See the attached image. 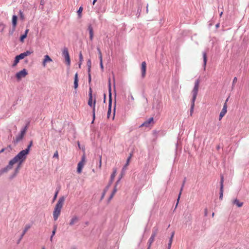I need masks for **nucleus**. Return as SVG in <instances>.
Wrapping results in <instances>:
<instances>
[{"label": "nucleus", "instance_id": "f257e3e1", "mask_svg": "<svg viewBox=\"0 0 249 249\" xmlns=\"http://www.w3.org/2000/svg\"><path fill=\"white\" fill-rule=\"evenodd\" d=\"M64 201V196L61 197L60 198H59L58 201H57L55 206L54 211L53 212V217L54 220L55 221H56L58 219L60 214L61 210L63 207Z\"/></svg>", "mask_w": 249, "mask_h": 249}, {"label": "nucleus", "instance_id": "f03ea898", "mask_svg": "<svg viewBox=\"0 0 249 249\" xmlns=\"http://www.w3.org/2000/svg\"><path fill=\"white\" fill-rule=\"evenodd\" d=\"M199 85V80L198 79H197L195 81V86H194V89L192 92L193 97H192V103H191V108H190L191 115H192V113L194 111V107H195V102L196 100V96L197 95Z\"/></svg>", "mask_w": 249, "mask_h": 249}, {"label": "nucleus", "instance_id": "7ed1b4c3", "mask_svg": "<svg viewBox=\"0 0 249 249\" xmlns=\"http://www.w3.org/2000/svg\"><path fill=\"white\" fill-rule=\"evenodd\" d=\"M29 152L27 150H26L25 149L22 150L10 160L14 164L18 162H19V163L21 164L22 162L26 159L27 156Z\"/></svg>", "mask_w": 249, "mask_h": 249}, {"label": "nucleus", "instance_id": "20e7f679", "mask_svg": "<svg viewBox=\"0 0 249 249\" xmlns=\"http://www.w3.org/2000/svg\"><path fill=\"white\" fill-rule=\"evenodd\" d=\"M92 96H89V101H88V105L92 107L93 105V108H92V115H93V120L91 122V123H93L94 121L95 118V103H96V100H94L93 104L92 103Z\"/></svg>", "mask_w": 249, "mask_h": 249}, {"label": "nucleus", "instance_id": "39448f33", "mask_svg": "<svg viewBox=\"0 0 249 249\" xmlns=\"http://www.w3.org/2000/svg\"><path fill=\"white\" fill-rule=\"evenodd\" d=\"M108 89H109V104H108V109L107 111V116L109 117V115L111 113V83H110V79L109 78L108 80Z\"/></svg>", "mask_w": 249, "mask_h": 249}, {"label": "nucleus", "instance_id": "423d86ee", "mask_svg": "<svg viewBox=\"0 0 249 249\" xmlns=\"http://www.w3.org/2000/svg\"><path fill=\"white\" fill-rule=\"evenodd\" d=\"M13 165V163L10 160L8 164L6 167L0 170V177L4 174L7 173L10 170H11L12 168Z\"/></svg>", "mask_w": 249, "mask_h": 249}, {"label": "nucleus", "instance_id": "0eeeda50", "mask_svg": "<svg viewBox=\"0 0 249 249\" xmlns=\"http://www.w3.org/2000/svg\"><path fill=\"white\" fill-rule=\"evenodd\" d=\"M62 56L65 58L66 62L68 65H70L71 60L70 57L68 52V50L67 48L65 47L62 51Z\"/></svg>", "mask_w": 249, "mask_h": 249}, {"label": "nucleus", "instance_id": "6e6552de", "mask_svg": "<svg viewBox=\"0 0 249 249\" xmlns=\"http://www.w3.org/2000/svg\"><path fill=\"white\" fill-rule=\"evenodd\" d=\"M28 74L27 71L26 69H23L22 70L17 72L16 74V76L18 80H19L22 78L25 77Z\"/></svg>", "mask_w": 249, "mask_h": 249}, {"label": "nucleus", "instance_id": "1a4fd4ad", "mask_svg": "<svg viewBox=\"0 0 249 249\" xmlns=\"http://www.w3.org/2000/svg\"><path fill=\"white\" fill-rule=\"evenodd\" d=\"M228 98H227V100H226V102L223 106V108H222L221 112L220 113L219 117V120H220L222 118V117L225 115V114L227 112V102L228 101Z\"/></svg>", "mask_w": 249, "mask_h": 249}, {"label": "nucleus", "instance_id": "9d476101", "mask_svg": "<svg viewBox=\"0 0 249 249\" xmlns=\"http://www.w3.org/2000/svg\"><path fill=\"white\" fill-rule=\"evenodd\" d=\"M31 225H29V224H27L25 226V228L19 238V239H18V244H19V242H20V241L21 240V239H22L23 237L24 236V235H25V234L26 233V232L29 230V229L31 228Z\"/></svg>", "mask_w": 249, "mask_h": 249}, {"label": "nucleus", "instance_id": "9b49d317", "mask_svg": "<svg viewBox=\"0 0 249 249\" xmlns=\"http://www.w3.org/2000/svg\"><path fill=\"white\" fill-rule=\"evenodd\" d=\"M17 20H18V17L16 15H13L12 16V19L13 31L11 33V34H12L13 32H14L15 30L17 24Z\"/></svg>", "mask_w": 249, "mask_h": 249}, {"label": "nucleus", "instance_id": "f8f14e48", "mask_svg": "<svg viewBox=\"0 0 249 249\" xmlns=\"http://www.w3.org/2000/svg\"><path fill=\"white\" fill-rule=\"evenodd\" d=\"M146 63L145 61H143L142 63L141 71H142V77H144L146 73Z\"/></svg>", "mask_w": 249, "mask_h": 249}, {"label": "nucleus", "instance_id": "ddd939ff", "mask_svg": "<svg viewBox=\"0 0 249 249\" xmlns=\"http://www.w3.org/2000/svg\"><path fill=\"white\" fill-rule=\"evenodd\" d=\"M153 122V118L151 117L149 118L147 120L145 121L144 123H143L140 127L146 126L148 127L149 126L150 124Z\"/></svg>", "mask_w": 249, "mask_h": 249}, {"label": "nucleus", "instance_id": "4468645a", "mask_svg": "<svg viewBox=\"0 0 249 249\" xmlns=\"http://www.w3.org/2000/svg\"><path fill=\"white\" fill-rule=\"evenodd\" d=\"M88 30L89 31V39L91 41L93 40L94 33H93V29L91 24H89L88 26Z\"/></svg>", "mask_w": 249, "mask_h": 249}, {"label": "nucleus", "instance_id": "2eb2a0df", "mask_svg": "<svg viewBox=\"0 0 249 249\" xmlns=\"http://www.w3.org/2000/svg\"><path fill=\"white\" fill-rule=\"evenodd\" d=\"M53 60L48 55H45L44 56V59L42 62V65L44 67L46 66L47 62H52Z\"/></svg>", "mask_w": 249, "mask_h": 249}, {"label": "nucleus", "instance_id": "dca6fc26", "mask_svg": "<svg viewBox=\"0 0 249 249\" xmlns=\"http://www.w3.org/2000/svg\"><path fill=\"white\" fill-rule=\"evenodd\" d=\"M132 154L130 153L129 156L128 157L125 164L124 165L122 169V172L124 171L126 169V167L129 165L130 159L132 157Z\"/></svg>", "mask_w": 249, "mask_h": 249}, {"label": "nucleus", "instance_id": "f3484780", "mask_svg": "<svg viewBox=\"0 0 249 249\" xmlns=\"http://www.w3.org/2000/svg\"><path fill=\"white\" fill-rule=\"evenodd\" d=\"M78 221V217L75 215V216H73L72 218L71 219L70 222V225L71 226H72L73 225H74L75 223H76L77 221Z\"/></svg>", "mask_w": 249, "mask_h": 249}, {"label": "nucleus", "instance_id": "a211bd4d", "mask_svg": "<svg viewBox=\"0 0 249 249\" xmlns=\"http://www.w3.org/2000/svg\"><path fill=\"white\" fill-rule=\"evenodd\" d=\"M78 74L76 73L74 75V88L75 89H77L78 86Z\"/></svg>", "mask_w": 249, "mask_h": 249}, {"label": "nucleus", "instance_id": "6ab92c4d", "mask_svg": "<svg viewBox=\"0 0 249 249\" xmlns=\"http://www.w3.org/2000/svg\"><path fill=\"white\" fill-rule=\"evenodd\" d=\"M203 66L204 70L206 68V66L207 61V53L206 52H203Z\"/></svg>", "mask_w": 249, "mask_h": 249}, {"label": "nucleus", "instance_id": "aec40b11", "mask_svg": "<svg viewBox=\"0 0 249 249\" xmlns=\"http://www.w3.org/2000/svg\"><path fill=\"white\" fill-rule=\"evenodd\" d=\"M23 138V136L21 134H19L18 136H17L14 142L15 144L18 143L19 142H20Z\"/></svg>", "mask_w": 249, "mask_h": 249}, {"label": "nucleus", "instance_id": "412c9836", "mask_svg": "<svg viewBox=\"0 0 249 249\" xmlns=\"http://www.w3.org/2000/svg\"><path fill=\"white\" fill-rule=\"evenodd\" d=\"M83 165H84V163H82V162H79L78 163L77 171L78 173H80L81 172L82 169L83 167Z\"/></svg>", "mask_w": 249, "mask_h": 249}, {"label": "nucleus", "instance_id": "4be33fe9", "mask_svg": "<svg viewBox=\"0 0 249 249\" xmlns=\"http://www.w3.org/2000/svg\"><path fill=\"white\" fill-rule=\"evenodd\" d=\"M158 228L156 226L153 227L152 229V236H153L155 237L158 233Z\"/></svg>", "mask_w": 249, "mask_h": 249}, {"label": "nucleus", "instance_id": "5701e85b", "mask_svg": "<svg viewBox=\"0 0 249 249\" xmlns=\"http://www.w3.org/2000/svg\"><path fill=\"white\" fill-rule=\"evenodd\" d=\"M28 124H29V123H28L26 124V125L25 126V127L24 128H23L22 129V130H21V131H20V134L22 135L23 137H24V135H25V134L26 133V131L27 130Z\"/></svg>", "mask_w": 249, "mask_h": 249}, {"label": "nucleus", "instance_id": "b1692460", "mask_svg": "<svg viewBox=\"0 0 249 249\" xmlns=\"http://www.w3.org/2000/svg\"><path fill=\"white\" fill-rule=\"evenodd\" d=\"M28 124H29V123H28L26 124V125L25 126V127L24 128H23L22 129V130H21V131H20V134L22 135L23 137H24V135H25V134L26 133V131L27 130Z\"/></svg>", "mask_w": 249, "mask_h": 249}, {"label": "nucleus", "instance_id": "393cba45", "mask_svg": "<svg viewBox=\"0 0 249 249\" xmlns=\"http://www.w3.org/2000/svg\"><path fill=\"white\" fill-rule=\"evenodd\" d=\"M28 124H29V123H28L26 124V125L25 126V127L24 128H23L22 129V130H21V131H20V134L22 135L23 137H24V135H25V134L26 133V131L27 130Z\"/></svg>", "mask_w": 249, "mask_h": 249}, {"label": "nucleus", "instance_id": "a878e982", "mask_svg": "<svg viewBox=\"0 0 249 249\" xmlns=\"http://www.w3.org/2000/svg\"><path fill=\"white\" fill-rule=\"evenodd\" d=\"M155 237L151 235V237H150V238L149 239L148 242H147V245H149V247H151L152 244L153 243V242L154 241Z\"/></svg>", "mask_w": 249, "mask_h": 249}, {"label": "nucleus", "instance_id": "bb28decb", "mask_svg": "<svg viewBox=\"0 0 249 249\" xmlns=\"http://www.w3.org/2000/svg\"><path fill=\"white\" fill-rule=\"evenodd\" d=\"M19 18L20 20H21L22 21L24 20L25 16L23 14V12L21 10H20L19 11Z\"/></svg>", "mask_w": 249, "mask_h": 249}, {"label": "nucleus", "instance_id": "cd10ccee", "mask_svg": "<svg viewBox=\"0 0 249 249\" xmlns=\"http://www.w3.org/2000/svg\"><path fill=\"white\" fill-rule=\"evenodd\" d=\"M233 203L235 205H236L238 207H240L241 206H242L243 205V203L242 202H240L238 199H235L234 201H233Z\"/></svg>", "mask_w": 249, "mask_h": 249}, {"label": "nucleus", "instance_id": "c85d7f7f", "mask_svg": "<svg viewBox=\"0 0 249 249\" xmlns=\"http://www.w3.org/2000/svg\"><path fill=\"white\" fill-rule=\"evenodd\" d=\"M87 66H88V72H90V69L91 67V62L90 59H88L87 61Z\"/></svg>", "mask_w": 249, "mask_h": 249}, {"label": "nucleus", "instance_id": "c756f323", "mask_svg": "<svg viewBox=\"0 0 249 249\" xmlns=\"http://www.w3.org/2000/svg\"><path fill=\"white\" fill-rule=\"evenodd\" d=\"M223 182H224V176L222 175L220 176V188H223Z\"/></svg>", "mask_w": 249, "mask_h": 249}, {"label": "nucleus", "instance_id": "7c9ffc66", "mask_svg": "<svg viewBox=\"0 0 249 249\" xmlns=\"http://www.w3.org/2000/svg\"><path fill=\"white\" fill-rule=\"evenodd\" d=\"M83 60V57L82 53L80 52L79 53V67H81V65L82 64V61Z\"/></svg>", "mask_w": 249, "mask_h": 249}, {"label": "nucleus", "instance_id": "2f4dec72", "mask_svg": "<svg viewBox=\"0 0 249 249\" xmlns=\"http://www.w3.org/2000/svg\"><path fill=\"white\" fill-rule=\"evenodd\" d=\"M33 53V51H27L24 53H22L23 54V55H24L25 57L26 56H27L29 55H30L31 54H32V53Z\"/></svg>", "mask_w": 249, "mask_h": 249}, {"label": "nucleus", "instance_id": "473e14b6", "mask_svg": "<svg viewBox=\"0 0 249 249\" xmlns=\"http://www.w3.org/2000/svg\"><path fill=\"white\" fill-rule=\"evenodd\" d=\"M32 145H33V141H31L30 142V143H29V145H28L27 148H26L25 150H27V151L29 153L30 150V148H31V147H32Z\"/></svg>", "mask_w": 249, "mask_h": 249}, {"label": "nucleus", "instance_id": "72a5a7b5", "mask_svg": "<svg viewBox=\"0 0 249 249\" xmlns=\"http://www.w3.org/2000/svg\"><path fill=\"white\" fill-rule=\"evenodd\" d=\"M183 187H182V186L181 187V188H180V191H179V194H178V197L177 203L176 204V206H177V205L178 204V202L179 201V198H180V196H181V192H182V191L183 190Z\"/></svg>", "mask_w": 249, "mask_h": 249}, {"label": "nucleus", "instance_id": "f704fd0d", "mask_svg": "<svg viewBox=\"0 0 249 249\" xmlns=\"http://www.w3.org/2000/svg\"><path fill=\"white\" fill-rule=\"evenodd\" d=\"M19 60L16 56L15 58L14 63L13 64V67L16 66L17 65V64L19 62Z\"/></svg>", "mask_w": 249, "mask_h": 249}, {"label": "nucleus", "instance_id": "c9c22d12", "mask_svg": "<svg viewBox=\"0 0 249 249\" xmlns=\"http://www.w3.org/2000/svg\"><path fill=\"white\" fill-rule=\"evenodd\" d=\"M82 10H83V8L81 6L77 11V14H78L79 18L81 17V13L82 12Z\"/></svg>", "mask_w": 249, "mask_h": 249}, {"label": "nucleus", "instance_id": "e433bc0d", "mask_svg": "<svg viewBox=\"0 0 249 249\" xmlns=\"http://www.w3.org/2000/svg\"><path fill=\"white\" fill-rule=\"evenodd\" d=\"M20 165H21V164L18 163V166L15 168L14 173H16V174H18V173L19 169H20Z\"/></svg>", "mask_w": 249, "mask_h": 249}, {"label": "nucleus", "instance_id": "4c0bfd02", "mask_svg": "<svg viewBox=\"0 0 249 249\" xmlns=\"http://www.w3.org/2000/svg\"><path fill=\"white\" fill-rule=\"evenodd\" d=\"M223 195V188H220L219 199H222Z\"/></svg>", "mask_w": 249, "mask_h": 249}, {"label": "nucleus", "instance_id": "58836bf2", "mask_svg": "<svg viewBox=\"0 0 249 249\" xmlns=\"http://www.w3.org/2000/svg\"><path fill=\"white\" fill-rule=\"evenodd\" d=\"M97 51H98V54H99V59L100 60L103 59V58H102V53H101V50L98 47L97 48Z\"/></svg>", "mask_w": 249, "mask_h": 249}, {"label": "nucleus", "instance_id": "ea45409f", "mask_svg": "<svg viewBox=\"0 0 249 249\" xmlns=\"http://www.w3.org/2000/svg\"><path fill=\"white\" fill-rule=\"evenodd\" d=\"M116 170H114L113 171V173L111 175V176H110L111 181H112L113 180V179H114V178L115 176V175H116Z\"/></svg>", "mask_w": 249, "mask_h": 249}, {"label": "nucleus", "instance_id": "a19ab883", "mask_svg": "<svg viewBox=\"0 0 249 249\" xmlns=\"http://www.w3.org/2000/svg\"><path fill=\"white\" fill-rule=\"evenodd\" d=\"M26 37H27L26 34H23V35H22L20 36V41L21 42H23V41H24V39H25V38H26Z\"/></svg>", "mask_w": 249, "mask_h": 249}, {"label": "nucleus", "instance_id": "79ce46f5", "mask_svg": "<svg viewBox=\"0 0 249 249\" xmlns=\"http://www.w3.org/2000/svg\"><path fill=\"white\" fill-rule=\"evenodd\" d=\"M17 57L18 58V59L20 60V59H23L25 56L23 55L22 53H20V54L17 55Z\"/></svg>", "mask_w": 249, "mask_h": 249}, {"label": "nucleus", "instance_id": "37998d69", "mask_svg": "<svg viewBox=\"0 0 249 249\" xmlns=\"http://www.w3.org/2000/svg\"><path fill=\"white\" fill-rule=\"evenodd\" d=\"M237 77H235L233 80L232 84V89L233 88L235 84L237 82Z\"/></svg>", "mask_w": 249, "mask_h": 249}, {"label": "nucleus", "instance_id": "c03bdc74", "mask_svg": "<svg viewBox=\"0 0 249 249\" xmlns=\"http://www.w3.org/2000/svg\"><path fill=\"white\" fill-rule=\"evenodd\" d=\"M40 4L42 6L40 9L41 10L43 9V5L45 4V1L44 0H40Z\"/></svg>", "mask_w": 249, "mask_h": 249}, {"label": "nucleus", "instance_id": "a18cd8bd", "mask_svg": "<svg viewBox=\"0 0 249 249\" xmlns=\"http://www.w3.org/2000/svg\"><path fill=\"white\" fill-rule=\"evenodd\" d=\"M5 27V25L3 23H0V31L2 32L3 31L4 28Z\"/></svg>", "mask_w": 249, "mask_h": 249}, {"label": "nucleus", "instance_id": "49530a36", "mask_svg": "<svg viewBox=\"0 0 249 249\" xmlns=\"http://www.w3.org/2000/svg\"><path fill=\"white\" fill-rule=\"evenodd\" d=\"M86 160V157L85 155H83L81 158V160L80 162H82V163H84V162Z\"/></svg>", "mask_w": 249, "mask_h": 249}, {"label": "nucleus", "instance_id": "de8ad7c7", "mask_svg": "<svg viewBox=\"0 0 249 249\" xmlns=\"http://www.w3.org/2000/svg\"><path fill=\"white\" fill-rule=\"evenodd\" d=\"M99 159H100L99 163V166L100 168H101V165H102V156L100 155L99 156Z\"/></svg>", "mask_w": 249, "mask_h": 249}, {"label": "nucleus", "instance_id": "09e8293b", "mask_svg": "<svg viewBox=\"0 0 249 249\" xmlns=\"http://www.w3.org/2000/svg\"><path fill=\"white\" fill-rule=\"evenodd\" d=\"M100 65L101 68L102 70L104 69L103 64V59L100 60Z\"/></svg>", "mask_w": 249, "mask_h": 249}, {"label": "nucleus", "instance_id": "8fccbe9b", "mask_svg": "<svg viewBox=\"0 0 249 249\" xmlns=\"http://www.w3.org/2000/svg\"><path fill=\"white\" fill-rule=\"evenodd\" d=\"M53 157V158H58V153L57 151L54 153Z\"/></svg>", "mask_w": 249, "mask_h": 249}, {"label": "nucleus", "instance_id": "3c124183", "mask_svg": "<svg viewBox=\"0 0 249 249\" xmlns=\"http://www.w3.org/2000/svg\"><path fill=\"white\" fill-rule=\"evenodd\" d=\"M17 174H16V173H14V174H13L12 175H11L10 177V179H13V178H14L16 176H17Z\"/></svg>", "mask_w": 249, "mask_h": 249}, {"label": "nucleus", "instance_id": "603ef678", "mask_svg": "<svg viewBox=\"0 0 249 249\" xmlns=\"http://www.w3.org/2000/svg\"><path fill=\"white\" fill-rule=\"evenodd\" d=\"M88 78H89V82L90 83L91 81V74L90 72H88Z\"/></svg>", "mask_w": 249, "mask_h": 249}, {"label": "nucleus", "instance_id": "864d4df0", "mask_svg": "<svg viewBox=\"0 0 249 249\" xmlns=\"http://www.w3.org/2000/svg\"><path fill=\"white\" fill-rule=\"evenodd\" d=\"M58 193V191H57L53 196V200H54L56 199V198L57 196Z\"/></svg>", "mask_w": 249, "mask_h": 249}, {"label": "nucleus", "instance_id": "5fc2aeb1", "mask_svg": "<svg viewBox=\"0 0 249 249\" xmlns=\"http://www.w3.org/2000/svg\"><path fill=\"white\" fill-rule=\"evenodd\" d=\"M89 96H92V89H91L90 88H89Z\"/></svg>", "mask_w": 249, "mask_h": 249}, {"label": "nucleus", "instance_id": "6e6d98bb", "mask_svg": "<svg viewBox=\"0 0 249 249\" xmlns=\"http://www.w3.org/2000/svg\"><path fill=\"white\" fill-rule=\"evenodd\" d=\"M186 178H184L181 186L184 187L185 181H186Z\"/></svg>", "mask_w": 249, "mask_h": 249}, {"label": "nucleus", "instance_id": "4d7b16f0", "mask_svg": "<svg viewBox=\"0 0 249 249\" xmlns=\"http://www.w3.org/2000/svg\"><path fill=\"white\" fill-rule=\"evenodd\" d=\"M208 214V211H207V209H205V216H207Z\"/></svg>", "mask_w": 249, "mask_h": 249}, {"label": "nucleus", "instance_id": "13d9d810", "mask_svg": "<svg viewBox=\"0 0 249 249\" xmlns=\"http://www.w3.org/2000/svg\"><path fill=\"white\" fill-rule=\"evenodd\" d=\"M116 192H117V189H116V186H115V187H114V189H113V190L112 192H113V193L115 194Z\"/></svg>", "mask_w": 249, "mask_h": 249}, {"label": "nucleus", "instance_id": "bf43d9fd", "mask_svg": "<svg viewBox=\"0 0 249 249\" xmlns=\"http://www.w3.org/2000/svg\"><path fill=\"white\" fill-rule=\"evenodd\" d=\"M174 234H175V232L174 231L172 232L170 238H172V239H173V237L174 236Z\"/></svg>", "mask_w": 249, "mask_h": 249}, {"label": "nucleus", "instance_id": "052dcab7", "mask_svg": "<svg viewBox=\"0 0 249 249\" xmlns=\"http://www.w3.org/2000/svg\"><path fill=\"white\" fill-rule=\"evenodd\" d=\"M171 245H172V244L168 243L167 249H171Z\"/></svg>", "mask_w": 249, "mask_h": 249}, {"label": "nucleus", "instance_id": "680f3d73", "mask_svg": "<svg viewBox=\"0 0 249 249\" xmlns=\"http://www.w3.org/2000/svg\"><path fill=\"white\" fill-rule=\"evenodd\" d=\"M105 194H106L105 191H104V192L102 194V197H101V199H102L104 198V197L105 195Z\"/></svg>", "mask_w": 249, "mask_h": 249}, {"label": "nucleus", "instance_id": "e2e57ef3", "mask_svg": "<svg viewBox=\"0 0 249 249\" xmlns=\"http://www.w3.org/2000/svg\"><path fill=\"white\" fill-rule=\"evenodd\" d=\"M55 232H56V231H52V236H53L55 235Z\"/></svg>", "mask_w": 249, "mask_h": 249}, {"label": "nucleus", "instance_id": "0e129e2a", "mask_svg": "<svg viewBox=\"0 0 249 249\" xmlns=\"http://www.w3.org/2000/svg\"><path fill=\"white\" fill-rule=\"evenodd\" d=\"M56 229H57V225H54L53 226V231H56Z\"/></svg>", "mask_w": 249, "mask_h": 249}, {"label": "nucleus", "instance_id": "69168bd1", "mask_svg": "<svg viewBox=\"0 0 249 249\" xmlns=\"http://www.w3.org/2000/svg\"><path fill=\"white\" fill-rule=\"evenodd\" d=\"M28 32H29V29H27L25 30V33L24 34H26V36H27V34H28Z\"/></svg>", "mask_w": 249, "mask_h": 249}, {"label": "nucleus", "instance_id": "338daca9", "mask_svg": "<svg viewBox=\"0 0 249 249\" xmlns=\"http://www.w3.org/2000/svg\"><path fill=\"white\" fill-rule=\"evenodd\" d=\"M172 241H173V239H172V238H170V239H169V243H170V244H172Z\"/></svg>", "mask_w": 249, "mask_h": 249}, {"label": "nucleus", "instance_id": "774afa93", "mask_svg": "<svg viewBox=\"0 0 249 249\" xmlns=\"http://www.w3.org/2000/svg\"><path fill=\"white\" fill-rule=\"evenodd\" d=\"M5 149V148H2L1 150H0V154L2 152H3Z\"/></svg>", "mask_w": 249, "mask_h": 249}]
</instances>
